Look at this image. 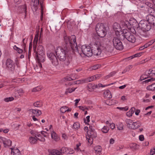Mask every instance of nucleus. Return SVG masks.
<instances>
[{"mask_svg":"<svg viewBox=\"0 0 155 155\" xmlns=\"http://www.w3.org/2000/svg\"><path fill=\"white\" fill-rule=\"evenodd\" d=\"M19 126V125H18L17 124H14L12 125V128L15 130H18Z\"/></svg>","mask_w":155,"mask_h":155,"instance_id":"37998d69","label":"nucleus"},{"mask_svg":"<svg viewBox=\"0 0 155 155\" xmlns=\"http://www.w3.org/2000/svg\"><path fill=\"white\" fill-rule=\"evenodd\" d=\"M85 83H88L91 81H92L96 79V77L94 76L88 77L84 79Z\"/></svg>","mask_w":155,"mask_h":155,"instance_id":"a878e982","label":"nucleus"},{"mask_svg":"<svg viewBox=\"0 0 155 155\" xmlns=\"http://www.w3.org/2000/svg\"><path fill=\"white\" fill-rule=\"evenodd\" d=\"M0 142L2 143L5 147H10L12 145V141L9 139L0 137Z\"/></svg>","mask_w":155,"mask_h":155,"instance_id":"ddd939ff","label":"nucleus"},{"mask_svg":"<svg viewBox=\"0 0 155 155\" xmlns=\"http://www.w3.org/2000/svg\"><path fill=\"white\" fill-rule=\"evenodd\" d=\"M155 153V149L153 148L151 149L150 152V155H153Z\"/></svg>","mask_w":155,"mask_h":155,"instance_id":"603ef678","label":"nucleus"},{"mask_svg":"<svg viewBox=\"0 0 155 155\" xmlns=\"http://www.w3.org/2000/svg\"><path fill=\"white\" fill-rule=\"evenodd\" d=\"M96 30L98 35L100 37H104L106 35L105 27L102 23L97 24L96 26Z\"/></svg>","mask_w":155,"mask_h":155,"instance_id":"423d86ee","label":"nucleus"},{"mask_svg":"<svg viewBox=\"0 0 155 155\" xmlns=\"http://www.w3.org/2000/svg\"><path fill=\"white\" fill-rule=\"evenodd\" d=\"M131 65L129 66L128 67L126 68L122 72V74L125 73L127 71H128L130 69V68L131 67Z\"/></svg>","mask_w":155,"mask_h":155,"instance_id":"3c124183","label":"nucleus"},{"mask_svg":"<svg viewBox=\"0 0 155 155\" xmlns=\"http://www.w3.org/2000/svg\"><path fill=\"white\" fill-rule=\"evenodd\" d=\"M135 110V109L134 107H132L130 110L126 113V115L129 117L131 116L132 114L134 113Z\"/></svg>","mask_w":155,"mask_h":155,"instance_id":"bb28decb","label":"nucleus"},{"mask_svg":"<svg viewBox=\"0 0 155 155\" xmlns=\"http://www.w3.org/2000/svg\"><path fill=\"white\" fill-rule=\"evenodd\" d=\"M51 137L53 139L56 140L58 138V136L57 134L54 131H52L51 133Z\"/></svg>","mask_w":155,"mask_h":155,"instance_id":"58836bf2","label":"nucleus"},{"mask_svg":"<svg viewBox=\"0 0 155 155\" xmlns=\"http://www.w3.org/2000/svg\"><path fill=\"white\" fill-rule=\"evenodd\" d=\"M6 68L13 73L15 70V64L11 59H7L5 61Z\"/></svg>","mask_w":155,"mask_h":155,"instance_id":"6e6552de","label":"nucleus"},{"mask_svg":"<svg viewBox=\"0 0 155 155\" xmlns=\"http://www.w3.org/2000/svg\"><path fill=\"white\" fill-rule=\"evenodd\" d=\"M113 27L114 30L116 32L117 31L119 32L120 31H121V32H122V31H121L122 29H121V27L120 25L118 23H114L113 25Z\"/></svg>","mask_w":155,"mask_h":155,"instance_id":"dca6fc26","label":"nucleus"},{"mask_svg":"<svg viewBox=\"0 0 155 155\" xmlns=\"http://www.w3.org/2000/svg\"><path fill=\"white\" fill-rule=\"evenodd\" d=\"M143 53L142 52L137 53L129 57L128 58L132 59L134 58L140 57L143 54Z\"/></svg>","mask_w":155,"mask_h":155,"instance_id":"7c9ffc66","label":"nucleus"},{"mask_svg":"<svg viewBox=\"0 0 155 155\" xmlns=\"http://www.w3.org/2000/svg\"><path fill=\"white\" fill-rule=\"evenodd\" d=\"M80 99H76L75 100V106H77V104L78 103V102L80 101Z\"/></svg>","mask_w":155,"mask_h":155,"instance_id":"774afa93","label":"nucleus"},{"mask_svg":"<svg viewBox=\"0 0 155 155\" xmlns=\"http://www.w3.org/2000/svg\"><path fill=\"white\" fill-rule=\"evenodd\" d=\"M101 65L99 64L95 65L92 67L91 68L92 70H96L100 68Z\"/></svg>","mask_w":155,"mask_h":155,"instance_id":"a18cd8bd","label":"nucleus"},{"mask_svg":"<svg viewBox=\"0 0 155 155\" xmlns=\"http://www.w3.org/2000/svg\"><path fill=\"white\" fill-rule=\"evenodd\" d=\"M35 137H31L29 139V142L32 144H34L36 143L37 141V139L36 138L37 137L36 136H35Z\"/></svg>","mask_w":155,"mask_h":155,"instance_id":"c9c22d12","label":"nucleus"},{"mask_svg":"<svg viewBox=\"0 0 155 155\" xmlns=\"http://www.w3.org/2000/svg\"><path fill=\"white\" fill-rule=\"evenodd\" d=\"M148 11L150 13H154V8H148Z\"/></svg>","mask_w":155,"mask_h":155,"instance_id":"8fccbe9b","label":"nucleus"},{"mask_svg":"<svg viewBox=\"0 0 155 155\" xmlns=\"http://www.w3.org/2000/svg\"><path fill=\"white\" fill-rule=\"evenodd\" d=\"M49 155H62V154L60 151L56 150H53L50 151Z\"/></svg>","mask_w":155,"mask_h":155,"instance_id":"5701e85b","label":"nucleus"},{"mask_svg":"<svg viewBox=\"0 0 155 155\" xmlns=\"http://www.w3.org/2000/svg\"><path fill=\"white\" fill-rule=\"evenodd\" d=\"M114 46L117 50H122L124 48L122 43L119 39L117 38H114L113 40Z\"/></svg>","mask_w":155,"mask_h":155,"instance_id":"9d476101","label":"nucleus"},{"mask_svg":"<svg viewBox=\"0 0 155 155\" xmlns=\"http://www.w3.org/2000/svg\"><path fill=\"white\" fill-rule=\"evenodd\" d=\"M139 139L141 141H143L144 139V136L143 135H141L139 136Z\"/></svg>","mask_w":155,"mask_h":155,"instance_id":"0e129e2a","label":"nucleus"},{"mask_svg":"<svg viewBox=\"0 0 155 155\" xmlns=\"http://www.w3.org/2000/svg\"><path fill=\"white\" fill-rule=\"evenodd\" d=\"M80 127L79 123L78 122H76L74 124L72 128L75 130H78L80 128Z\"/></svg>","mask_w":155,"mask_h":155,"instance_id":"e433bc0d","label":"nucleus"},{"mask_svg":"<svg viewBox=\"0 0 155 155\" xmlns=\"http://www.w3.org/2000/svg\"><path fill=\"white\" fill-rule=\"evenodd\" d=\"M155 18V17L151 15H148L146 17V21L150 24Z\"/></svg>","mask_w":155,"mask_h":155,"instance_id":"412c9836","label":"nucleus"},{"mask_svg":"<svg viewBox=\"0 0 155 155\" xmlns=\"http://www.w3.org/2000/svg\"><path fill=\"white\" fill-rule=\"evenodd\" d=\"M150 101L149 99H145L143 98L142 99V102L144 104H147L150 102Z\"/></svg>","mask_w":155,"mask_h":155,"instance_id":"c03bdc74","label":"nucleus"},{"mask_svg":"<svg viewBox=\"0 0 155 155\" xmlns=\"http://www.w3.org/2000/svg\"><path fill=\"white\" fill-rule=\"evenodd\" d=\"M68 107H61L60 110L61 112L63 113H64L66 111H69L71 110H70L68 109Z\"/></svg>","mask_w":155,"mask_h":155,"instance_id":"4c0bfd02","label":"nucleus"},{"mask_svg":"<svg viewBox=\"0 0 155 155\" xmlns=\"http://www.w3.org/2000/svg\"><path fill=\"white\" fill-rule=\"evenodd\" d=\"M38 5L39 0H31V8L34 12H35L37 11Z\"/></svg>","mask_w":155,"mask_h":155,"instance_id":"4468645a","label":"nucleus"},{"mask_svg":"<svg viewBox=\"0 0 155 155\" xmlns=\"http://www.w3.org/2000/svg\"><path fill=\"white\" fill-rule=\"evenodd\" d=\"M81 145V143H79L78 144L76 145V148H75L78 151H79L80 150V149L79 148V146H80Z\"/></svg>","mask_w":155,"mask_h":155,"instance_id":"bf43d9fd","label":"nucleus"},{"mask_svg":"<svg viewBox=\"0 0 155 155\" xmlns=\"http://www.w3.org/2000/svg\"><path fill=\"white\" fill-rule=\"evenodd\" d=\"M44 0H39V2L40 3L41 9V20H42L43 13L44 11V5L43 4V2Z\"/></svg>","mask_w":155,"mask_h":155,"instance_id":"f3484780","label":"nucleus"},{"mask_svg":"<svg viewBox=\"0 0 155 155\" xmlns=\"http://www.w3.org/2000/svg\"><path fill=\"white\" fill-rule=\"evenodd\" d=\"M104 96L105 98L110 99L112 97L111 94L109 90H107L104 91Z\"/></svg>","mask_w":155,"mask_h":155,"instance_id":"6ab92c4d","label":"nucleus"},{"mask_svg":"<svg viewBox=\"0 0 155 155\" xmlns=\"http://www.w3.org/2000/svg\"><path fill=\"white\" fill-rule=\"evenodd\" d=\"M122 33V36L125 38L129 42L134 43L136 40V38L134 35L126 29H123Z\"/></svg>","mask_w":155,"mask_h":155,"instance_id":"39448f33","label":"nucleus"},{"mask_svg":"<svg viewBox=\"0 0 155 155\" xmlns=\"http://www.w3.org/2000/svg\"><path fill=\"white\" fill-rule=\"evenodd\" d=\"M13 49L17 51L19 54H21L23 52V50L16 46V45H14L13 47Z\"/></svg>","mask_w":155,"mask_h":155,"instance_id":"f704fd0d","label":"nucleus"},{"mask_svg":"<svg viewBox=\"0 0 155 155\" xmlns=\"http://www.w3.org/2000/svg\"><path fill=\"white\" fill-rule=\"evenodd\" d=\"M130 22L127 21H125L123 22L122 25L123 27L124 28H127L128 29H130L131 27V25H133L131 23V21L130 20Z\"/></svg>","mask_w":155,"mask_h":155,"instance_id":"2eb2a0df","label":"nucleus"},{"mask_svg":"<svg viewBox=\"0 0 155 155\" xmlns=\"http://www.w3.org/2000/svg\"><path fill=\"white\" fill-rule=\"evenodd\" d=\"M87 135L86 136L87 140L90 143L92 144L93 143V139L97 137L96 133L95 131H92L90 132V134L87 132Z\"/></svg>","mask_w":155,"mask_h":155,"instance_id":"9b49d317","label":"nucleus"},{"mask_svg":"<svg viewBox=\"0 0 155 155\" xmlns=\"http://www.w3.org/2000/svg\"><path fill=\"white\" fill-rule=\"evenodd\" d=\"M138 25L141 29H139L138 27V32L140 35L143 37L146 36V32L150 30L151 28V24L146 20H141Z\"/></svg>","mask_w":155,"mask_h":155,"instance_id":"7ed1b4c3","label":"nucleus"},{"mask_svg":"<svg viewBox=\"0 0 155 155\" xmlns=\"http://www.w3.org/2000/svg\"><path fill=\"white\" fill-rule=\"evenodd\" d=\"M38 110H35V109H33L32 110V113H33L34 114H37L38 112Z\"/></svg>","mask_w":155,"mask_h":155,"instance_id":"338daca9","label":"nucleus"},{"mask_svg":"<svg viewBox=\"0 0 155 155\" xmlns=\"http://www.w3.org/2000/svg\"><path fill=\"white\" fill-rule=\"evenodd\" d=\"M14 99V98L12 97H11L4 98V101L6 102H8L13 100Z\"/></svg>","mask_w":155,"mask_h":155,"instance_id":"a19ab883","label":"nucleus"},{"mask_svg":"<svg viewBox=\"0 0 155 155\" xmlns=\"http://www.w3.org/2000/svg\"><path fill=\"white\" fill-rule=\"evenodd\" d=\"M18 93L19 94V95H22L24 93V91L22 89H20L17 91Z\"/></svg>","mask_w":155,"mask_h":155,"instance_id":"052dcab7","label":"nucleus"},{"mask_svg":"<svg viewBox=\"0 0 155 155\" xmlns=\"http://www.w3.org/2000/svg\"><path fill=\"white\" fill-rule=\"evenodd\" d=\"M147 89L149 91H155V83H153L147 87Z\"/></svg>","mask_w":155,"mask_h":155,"instance_id":"cd10ccee","label":"nucleus"},{"mask_svg":"<svg viewBox=\"0 0 155 155\" xmlns=\"http://www.w3.org/2000/svg\"><path fill=\"white\" fill-rule=\"evenodd\" d=\"M78 81V84H83L85 83V81L84 79H82V80H77Z\"/></svg>","mask_w":155,"mask_h":155,"instance_id":"4d7b16f0","label":"nucleus"},{"mask_svg":"<svg viewBox=\"0 0 155 155\" xmlns=\"http://www.w3.org/2000/svg\"><path fill=\"white\" fill-rule=\"evenodd\" d=\"M77 88V87H72L67 88L65 91V94H67L68 93H71L74 91Z\"/></svg>","mask_w":155,"mask_h":155,"instance_id":"c85d7f7f","label":"nucleus"},{"mask_svg":"<svg viewBox=\"0 0 155 155\" xmlns=\"http://www.w3.org/2000/svg\"><path fill=\"white\" fill-rule=\"evenodd\" d=\"M88 89L87 90L91 92H92L93 91L94 89L96 88H97V85H94L92 84H89L88 85Z\"/></svg>","mask_w":155,"mask_h":155,"instance_id":"393cba45","label":"nucleus"},{"mask_svg":"<svg viewBox=\"0 0 155 155\" xmlns=\"http://www.w3.org/2000/svg\"><path fill=\"white\" fill-rule=\"evenodd\" d=\"M65 80H66L67 81H70L71 80H74L73 79H72L71 77H65Z\"/></svg>","mask_w":155,"mask_h":155,"instance_id":"69168bd1","label":"nucleus"},{"mask_svg":"<svg viewBox=\"0 0 155 155\" xmlns=\"http://www.w3.org/2000/svg\"><path fill=\"white\" fill-rule=\"evenodd\" d=\"M11 149V153H13V155H21L20 152L19 150L17 148Z\"/></svg>","mask_w":155,"mask_h":155,"instance_id":"b1692460","label":"nucleus"},{"mask_svg":"<svg viewBox=\"0 0 155 155\" xmlns=\"http://www.w3.org/2000/svg\"><path fill=\"white\" fill-rule=\"evenodd\" d=\"M39 89V87L38 86H37L33 88L32 90V91L33 92H35L37 91Z\"/></svg>","mask_w":155,"mask_h":155,"instance_id":"6e6d98bb","label":"nucleus"},{"mask_svg":"<svg viewBox=\"0 0 155 155\" xmlns=\"http://www.w3.org/2000/svg\"><path fill=\"white\" fill-rule=\"evenodd\" d=\"M149 77H150V76L148 74H146V71L145 72V73L143 74L141 76H140V81H143V80L146 79V78H148Z\"/></svg>","mask_w":155,"mask_h":155,"instance_id":"c756f323","label":"nucleus"},{"mask_svg":"<svg viewBox=\"0 0 155 155\" xmlns=\"http://www.w3.org/2000/svg\"><path fill=\"white\" fill-rule=\"evenodd\" d=\"M81 49L82 53L85 56L91 57L92 55V50L89 46L83 45L81 46Z\"/></svg>","mask_w":155,"mask_h":155,"instance_id":"1a4fd4ad","label":"nucleus"},{"mask_svg":"<svg viewBox=\"0 0 155 155\" xmlns=\"http://www.w3.org/2000/svg\"><path fill=\"white\" fill-rule=\"evenodd\" d=\"M43 37V29L42 28H41V29L40 34L39 35V42L41 40L42 41Z\"/></svg>","mask_w":155,"mask_h":155,"instance_id":"de8ad7c7","label":"nucleus"},{"mask_svg":"<svg viewBox=\"0 0 155 155\" xmlns=\"http://www.w3.org/2000/svg\"><path fill=\"white\" fill-rule=\"evenodd\" d=\"M98 37L96 38L97 39L95 42H94L93 48L92 50V55H94L99 56L100 55L102 51L106 50L107 51L111 52L113 50V48L110 47V50H109L108 47H105V45L104 44V41L101 40L99 38H97Z\"/></svg>","mask_w":155,"mask_h":155,"instance_id":"f03ea898","label":"nucleus"},{"mask_svg":"<svg viewBox=\"0 0 155 155\" xmlns=\"http://www.w3.org/2000/svg\"><path fill=\"white\" fill-rule=\"evenodd\" d=\"M117 108L120 110L123 111H126L128 110V108L127 107H117Z\"/></svg>","mask_w":155,"mask_h":155,"instance_id":"49530a36","label":"nucleus"},{"mask_svg":"<svg viewBox=\"0 0 155 155\" xmlns=\"http://www.w3.org/2000/svg\"><path fill=\"white\" fill-rule=\"evenodd\" d=\"M64 39L66 44L65 47L58 46L55 49V52L60 61H64L66 59L67 53L69 51L68 48L70 47L73 50L77 48V44L76 42V36L72 35L71 36H65Z\"/></svg>","mask_w":155,"mask_h":155,"instance_id":"f257e3e1","label":"nucleus"},{"mask_svg":"<svg viewBox=\"0 0 155 155\" xmlns=\"http://www.w3.org/2000/svg\"><path fill=\"white\" fill-rule=\"evenodd\" d=\"M155 80V79L153 78H151L150 79H147L145 81H144V82L145 83H148L149 82H150L151 81H153Z\"/></svg>","mask_w":155,"mask_h":155,"instance_id":"5fc2aeb1","label":"nucleus"},{"mask_svg":"<svg viewBox=\"0 0 155 155\" xmlns=\"http://www.w3.org/2000/svg\"><path fill=\"white\" fill-rule=\"evenodd\" d=\"M39 62H43L45 61V49L42 46L39 45Z\"/></svg>","mask_w":155,"mask_h":155,"instance_id":"f8f14e48","label":"nucleus"},{"mask_svg":"<svg viewBox=\"0 0 155 155\" xmlns=\"http://www.w3.org/2000/svg\"><path fill=\"white\" fill-rule=\"evenodd\" d=\"M94 150L95 151L96 153H99L100 154L101 150V147L100 146H97L94 147Z\"/></svg>","mask_w":155,"mask_h":155,"instance_id":"72a5a7b5","label":"nucleus"},{"mask_svg":"<svg viewBox=\"0 0 155 155\" xmlns=\"http://www.w3.org/2000/svg\"><path fill=\"white\" fill-rule=\"evenodd\" d=\"M141 124L139 121L133 122L130 128L133 129H136L140 127Z\"/></svg>","mask_w":155,"mask_h":155,"instance_id":"aec40b11","label":"nucleus"},{"mask_svg":"<svg viewBox=\"0 0 155 155\" xmlns=\"http://www.w3.org/2000/svg\"><path fill=\"white\" fill-rule=\"evenodd\" d=\"M47 55L53 65L57 66L58 65L59 62L58 58L53 52L50 51H48Z\"/></svg>","mask_w":155,"mask_h":155,"instance_id":"0eeeda50","label":"nucleus"},{"mask_svg":"<svg viewBox=\"0 0 155 155\" xmlns=\"http://www.w3.org/2000/svg\"><path fill=\"white\" fill-rule=\"evenodd\" d=\"M102 131L104 133H107L109 130V128L106 126H104L103 127L102 129H101Z\"/></svg>","mask_w":155,"mask_h":155,"instance_id":"ea45409f","label":"nucleus"},{"mask_svg":"<svg viewBox=\"0 0 155 155\" xmlns=\"http://www.w3.org/2000/svg\"><path fill=\"white\" fill-rule=\"evenodd\" d=\"M68 150V148L65 147H62L61 149V152L62 153H65L67 152Z\"/></svg>","mask_w":155,"mask_h":155,"instance_id":"09e8293b","label":"nucleus"},{"mask_svg":"<svg viewBox=\"0 0 155 155\" xmlns=\"http://www.w3.org/2000/svg\"><path fill=\"white\" fill-rule=\"evenodd\" d=\"M90 117L89 116H87L86 117V119H84V121L85 123H87L89 122Z\"/></svg>","mask_w":155,"mask_h":155,"instance_id":"864d4df0","label":"nucleus"},{"mask_svg":"<svg viewBox=\"0 0 155 155\" xmlns=\"http://www.w3.org/2000/svg\"><path fill=\"white\" fill-rule=\"evenodd\" d=\"M117 129L118 130H121L123 129V125L121 123H119L117 125Z\"/></svg>","mask_w":155,"mask_h":155,"instance_id":"79ce46f5","label":"nucleus"},{"mask_svg":"<svg viewBox=\"0 0 155 155\" xmlns=\"http://www.w3.org/2000/svg\"><path fill=\"white\" fill-rule=\"evenodd\" d=\"M155 41V38L154 40H152L148 42V45L150 46Z\"/></svg>","mask_w":155,"mask_h":155,"instance_id":"13d9d810","label":"nucleus"},{"mask_svg":"<svg viewBox=\"0 0 155 155\" xmlns=\"http://www.w3.org/2000/svg\"><path fill=\"white\" fill-rule=\"evenodd\" d=\"M125 122L127 126L129 127V128H130L133 122V120L131 119H126Z\"/></svg>","mask_w":155,"mask_h":155,"instance_id":"2f4dec72","label":"nucleus"},{"mask_svg":"<svg viewBox=\"0 0 155 155\" xmlns=\"http://www.w3.org/2000/svg\"><path fill=\"white\" fill-rule=\"evenodd\" d=\"M142 92V91L141 90L137 89L136 90V93L137 94H141Z\"/></svg>","mask_w":155,"mask_h":155,"instance_id":"e2e57ef3","label":"nucleus"},{"mask_svg":"<svg viewBox=\"0 0 155 155\" xmlns=\"http://www.w3.org/2000/svg\"><path fill=\"white\" fill-rule=\"evenodd\" d=\"M110 128L112 129H114L115 127V124L113 123L110 124Z\"/></svg>","mask_w":155,"mask_h":155,"instance_id":"680f3d73","label":"nucleus"},{"mask_svg":"<svg viewBox=\"0 0 155 155\" xmlns=\"http://www.w3.org/2000/svg\"><path fill=\"white\" fill-rule=\"evenodd\" d=\"M146 74H149L150 77L153 76L155 75V68L150 69L146 71Z\"/></svg>","mask_w":155,"mask_h":155,"instance_id":"a211bd4d","label":"nucleus"},{"mask_svg":"<svg viewBox=\"0 0 155 155\" xmlns=\"http://www.w3.org/2000/svg\"><path fill=\"white\" fill-rule=\"evenodd\" d=\"M150 0H147V1L146 2H144V3H145V4L148 7V8H154V5H153V4L150 2H149V1Z\"/></svg>","mask_w":155,"mask_h":155,"instance_id":"473e14b6","label":"nucleus"},{"mask_svg":"<svg viewBox=\"0 0 155 155\" xmlns=\"http://www.w3.org/2000/svg\"><path fill=\"white\" fill-rule=\"evenodd\" d=\"M36 31L37 32V34L35 35L33 42V50H34V56L36 60L37 64L36 66L34 68L35 69H38V65H39V57L38 56V48L37 49V44L39 33V28H37Z\"/></svg>","mask_w":155,"mask_h":155,"instance_id":"20e7f679","label":"nucleus"},{"mask_svg":"<svg viewBox=\"0 0 155 155\" xmlns=\"http://www.w3.org/2000/svg\"><path fill=\"white\" fill-rule=\"evenodd\" d=\"M21 11L20 12L21 13H24L25 15V18L26 16V10H27V6L26 5H21L20 8Z\"/></svg>","mask_w":155,"mask_h":155,"instance_id":"4be33fe9","label":"nucleus"}]
</instances>
